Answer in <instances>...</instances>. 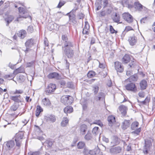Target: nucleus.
I'll return each instance as SVG.
<instances>
[{
	"instance_id": "7c9ffc66",
	"label": "nucleus",
	"mask_w": 155,
	"mask_h": 155,
	"mask_svg": "<svg viewBox=\"0 0 155 155\" xmlns=\"http://www.w3.org/2000/svg\"><path fill=\"white\" fill-rule=\"evenodd\" d=\"M50 27L51 30L54 29L58 30L60 27V26L56 23H54L52 24H51Z\"/></svg>"
},
{
	"instance_id": "a18cd8bd",
	"label": "nucleus",
	"mask_w": 155,
	"mask_h": 155,
	"mask_svg": "<svg viewBox=\"0 0 155 155\" xmlns=\"http://www.w3.org/2000/svg\"><path fill=\"white\" fill-rule=\"evenodd\" d=\"M110 33L112 34L117 33V31H115L113 26L112 25H110Z\"/></svg>"
},
{
	"instance_id": "c03bdc74",
	"label": "nucleus",
	"mask_w": 155,
	"mask_h": 155,
	"mask_svg": "<svg viewBox=\"0 0 155 155\" xmlns=\"http://www.w3.org/2000/svg\"><path fill=\"white\" fill-rule=\"evenodd\" d=\"M134 131H133L132 132V134H136L137 135H138L139 134L140 132L141 131V128H139L137 129H136Z\"/></svg>"
},
{
	"instance_id": "20e7f679",
	"label": "nucleus",
	"mask_w": 155,
	"mask_h": 155,
	"mask_svg": "<svg viewBox=\"0 0 155 155\" xmlns=\"http://www.w3.org/2000/svg\"><path fill=\"white\" fill-rule=\"evenodd\" d=\"M23 133L21 132L16 134L15 136V140L16 143V145L18 147H20L21 145V139L23 137Z\"/></svg>"
},
{
	"instance_id": "6e6552de",
	"label": "nucleus",
	"mask_w": 155,
	"mask_h": 155,
	"mask_svg": "<svg viewBox=\"0 0 155 155\" xmlns=\"http://www.w3.org/2000/svg\"><path fill=\"white\" fill-rule=\"evenodd\" d=\"M33 40L32 39H30L28 40L25 43V45L26 48L25 50V52L26 53L30 50V48L33 45Z\"/></svg>"
},
{
	"instance_id": "9d476101",
	"label": "nucleus",
	"mask_w": 155,
	"mask_h": 155,
	"mask_svg": "<svg viewBox=\"0 0 155 155\" xmlns=\"http://www.w3.org/2000/svg\"><path fill=\"white\" fill-rule=\"evenodd\" d=\"M115 68L117 72H122L124 70L123 66H122L121 63L118 61L114 62Z\"/></svg>"
},
{
	"instance_id": "f3484780",
	"label": "nucleus",
	"mask_w": 155,
	"mask_h": 155,
	"mask_svg": "<svg viewBox=\"0 0 155 155\" xmlns=\"http://www.w3.org/2000/svg\"><path fill=\"white\" fill-rule=\"evenodd\" d=\"M87 129V126L85 124H82L81 126L80 127V133L81 134L84 135L85 134Z\"/></svg>"
},
{
	"instance_id": "de8ad7c7",
	"label": "nucleus",
	"mask_w": 155,
	"mask_h": 155,
	"mask_svg": "<svg viewBox=\"0 0 155 155\" xmlns=\"http://www.w3.org/2000/svg\"><path fill=\"white\" fill-rule=\"evenodd\" d=\"M93 123L97 124L101 127L103 125V124L100 120L95 121H94Z\"/></svg>"
},
{
	"instance_id": "dca6fc26",
	"label": "nucleus",
	"mask_w": 155,
	"mask_h": 155,
	"mask_svg": "<svg viewBox=\"0 0 155 155\" xmlns=\"http://www.w3.org/2000/svg\"><path fill=\"white\" fill-rule=\"evenodd\" d=\"M121 149L120 147H117L112 148L110 149L111 153L114 154H116L120 153L121 151Z\"/></svg>"
},
{
	"instance_id": "5fc2aeb1",
	"label": "nucleus",
	"mask_w": 155,
	"mask_h": 155,
	"mask_svg": "<svg viewBox=\"0 0 155 155\" xmlns=\"http://www.w3.org/2000/svg\"><path fill=\"white\" fill-rule=\"evenodd\" d=\"M150 101V98L149 97H147L145 100L142 101V103L144 104H146L149 102Z\"/></svg>"
},
{
	"instance_id": "423d86ee",
	"label": "nucleus",
	"mask_w": 155,
	"mask_h": 155,
	"mask_svg": "<svg viewBox=\"0 0 155 155\" xmlns=\"http://www.w3.org/2000/svg\"><path fill=\"white\" fill-rule=\"evenodd\" d=\"M56 86L55 84H49L45 90L47 94L49 95L52 94L56 89Z\"/></svg>"
},
{
	"instance_id": "412c9836",
	"label": "nucleus",
	"mask_w": 155,
	"mask_h": 155,
	"mask_svg": "<svg viewBox=\"0 0 155 155\" xmlns=\"http://www.w3.org/2000/svg\"><path fill=\"white\" fill-rule=\"evenodd\" d=\"M130 58L129 55L126 54L123 58L122 61L124 63H127L130 60Z\"/></svg>"
},
{
	"instance_id": "a878e982",
	"label": "nucleus",
	"mask_w": 155,
	"mask_h": 155,
	"mask_svg": "<svg viewBox=\"0 0 155 155\" xmlns=\"http://www.w3.org/2000/svg\"><path fill=\"white\" fill-rule=\"evenodd\" d=\"M120 15L116 13L115 15V16L113 18V20L115 22L121 23L122 22H120Z\"/></svg>"
},
{
	"instance_id": "79ce46f5",
	"label": "nucleus",
	"mask_w": 155,
	"mask_h": 155,
	"mask_svg": "<svg viewBox=\"0 0 155 155\" xmlns=\"http://www.w3.org/2000/svg\"><path fill=\"white\" fill-rule=\"evenodd\" d=\"M98 129L99 128L97 127H94L92 131V132L93 134H94L95 135H97L99 133L98 131Z\"/></svg>"
},
{
	"instance_id": "a19ab883",
	"label": "nucleus",
	"mask_w": 155,
	"mask_h": 155,
	"mask_svg": "<svg viewBox=\"0 0 155 155\" xmlns=\"http://www.w3.org/2000/svg\"><path fill=\"white\" fill-rule=\"evenodd\" d=\"M133 30V28L130 26H127L125 27V28L124 30V31L123 32V34H125L124 32H127L129 31Z\"/></svg>"
},
{
	"instance_id": "58836bf2",
	"label": "nucleus",
	"mask_w": 155,
	"mask_h": 155,
	"mask_svg": "<svg viewBox=\"0 0 155 155\" xmlns=\"http://www.w3.org/2000/svg\"><path fill=\"white\" fill-rule=\"evenodd\" d=\"M95 75V73L93 71H90L87 74V76L89 78L93 77Z\"/></svg>"
},
{
	"instance_id": "13d9d810",
	"label": "nucleus",
	"mask_w": 155,
	"mask_h": 155,
	"mask_svg": "<svg viewBox=\"0 0 155 155\" xmlns=\"http://www.w3.org/2000/svg\"><path fill=\"white\" fill-rule=\"evenodd\" d=\"M138 95L141 97H143L144 96V93L143 91L139 92L138 93Z\"/></svg>"
},
{
	"instance_id": "473e14b6",
	"label": "nucleus",
	"mask_w": 155,
	"mask_h": 155,
	"mask_svg": "<svg viewBox=\"0 0 155 155\" xmlns=\"http://www.w3.org/2000/svg\"><path fill=\"white\" fill-rule=\"evenodd\" d=\"M14 17L12 15H9L7 18H6L5 19V20L6 21L7 23V25L8 26L9 24L12 21Z\"/></svg>"
},
{
	"instance_id": "4468645a",
	"label": "nucleus",
	"mask_w": 155,
	"mask_h": 155,
	"mask_svg": "<svg viewBox=\"0 0 155 155\" xmlns=\"http://www.w3.org/2000/svg\"><path fill=\"white\" fill-rule=\"evenodd\" d=\"M139 85L141 90H144L146 88L147 86V82L146 80H143L140 81Z\"/></svg>"
},
{
	"instance_id": "c756f323",
	"label": "nucleus",
	"mask_w": 155,
	"mask_h": 155,
	"mask_svg": "<svg viewBox=\"0 0 155 155\" xmlns=\"http://www.w3.org/2000/svg\"><path fill=\"white\" fill-rule=\"evenodd\" d=\"M68 123V120L66 117H64L61 122V126L62 127L66 126Z\"/></svg>"
},
{
	"instance_id": "e2e57ef3",
	"label": "nucleus",
	"mask_w": 155,
	"mask_h": 155,
	"mask_svg": "<svg viewBox=\"0 0 155 155\" xmlns=\"http://www.w3.org/2000/svg\"><path fill=\"white\" fill-rule=\"evenodd\" d=\"M59 83L62 86H64L66 83L65 81L64 80H61L60 81Z\"/></svg>"
},
{
	"instance_id": "774afa93",
	"label": "nucleus",
	"mask_w": 155,
	"mask_h": 155,
	"mask_svg": "<svg viewBox=\"0 0 155 155\" xmlns=\"http://www.w3.org/2000/svg\"><path fill=\"white\" fill-rule=\"evenodd\" d=\"M111 10L110 8H107L106 11L107 14H109L111 13Z\"/></svg>"
},
{
	"instance_id": "2eb2a0df",
	"label": "nucleus",
	"mask_w": 155,
	"mask_h": 155,
	"mask_svg": "<svg viewBox=\"0 0 155 155\" xmlns=\"http://www.w3.org/2000/svg\"><path fill=\"white\" fill-rule=\"evenodd\" d=\"M145 144L144 147L146 150H144V152L145 153H148V149H149L150 146L152 145V143L150 140H145Z\"/></svg>"
},
{
	"instance_id": "72a5a7b5",
	"label": "nucleus",
	"mask_w": 155,
	"mask_h": 155,
	"mask_svg": "<svg viewBox=\"0 0 155 155\" xmlns=\"http://www.w3.org/2000/svg\"><path fill=\"white\" fill-rule=\"evenodd\" d=\"M139 123L137 122H134L132 123L131 125V127L133 130H135L138 127Z\"/></svg>"
},
{
	"instance_id": "603ef678",
	"label": "nucleus",
	"mask_w": 155,
	"mask_h": 155,
	"mask_svg": "<svg viewBox=\"0 0 155 155\" xmlns=\"http://www.w3.org/2000/svg\"><path fill=\"white\" fill-rule=\"evenodd\" d=\"M18 108L17 106L14 104L11 107L10 109L11 110L14 111L16 110Z\"/></svg>"
},
{
	"instance_id": "4be33fe9",
	"label": "nucleus",
	"mask_w": 155,
	"mask_h": 155,
	"mask_svg": "<svg viewBox=\"0 0 155 155\" xmlns=\"http://www.w3.org/2000/svg\"><path fill=\"white\" fill-rule=\"evenodd\" d=\"M64 110L66 114L70 113L73 111V108L71 106H68L64 108Z\"/></svg>"
},
{
	"instance_id": "69168bd1",
	"label": "nucleus",
	"mask_w": 155,
	"mask_h": 155,
	"mask_svg": "<svg viewBox=\"0 0 155 155\" xmlns=\"http://www.w3.org/2000/svg\"><path fill=\"white\" fill-rule=\"evenodd\" d=\"M103 2V5L104 6V7H105L108 4V1L107 0H104Z\"/></svg>"
},
{
	"instance_id": "f8f14e48",
	"label": "nucleus",
	"mask_w": 155,
	"mask_h": 155,
	"mask_svg": "<svg viewBox=\"0 0 155 155\" xmlns=\"http://www.w3.org/2000/svg\"><path fill=\"white\" fill-rule=\"evenodd\" d=\"M48 78L50 79L54 78L56 79H59L61 78V77L58 73L54 72L49 74Z\"/></svg>"
},
{
	"instance_id": "680f3d73",
	"label": "nucleus",
	"mask_w": 155,
	"mask_h": 155,
	"mask_svg": "<svg viewBox=\"0 0 155 155\" xmlns=\"http://www.w3.org/2000/svg\"><path fill=\"white\" fill-rule=\"evenodd\" d=\"M90 26L88 23L87 22H85V25L84 28L89 29Z\"/></svg>"
},
{
	"instance_id": "f03ea898",
	"label": "nucleus",
	"mask_w": 155,
	"mask_h": 155,
	"mask_svg": "<svg viewBox=\"0 0 155 155\" xmlns=\"http://www.w3.org/2000/svg\"><path fill=\"white\" fill-rule=\"evenodd\" d=\"M18 9L20 15H19V17L17 18L16 21H18L20 18H29L30 21H31V18L25 9L23 7H19Z\"/></svg>"
},
{
	"instance_id": "aec40b11",
	"label": "nucleus",
	"mask_w": 155,
	"mask_h": 155,
	"mask_svg": "<svg viewBox=\"0 0 155 155\" xmlns=\"http://www.w3.org/2000/svg\"><path fill=\"white\" fill-rule=\"evenodd\" d=\"M108 121L109 123V125L112 126V124L115 122V117L112 115L109 116L107 118Z\"/></svg>"
},
{
	"instance_id": "4c0bfd02",
	"label": "nucleus",
	"mask_w": 155,
	"mask_h": 155,
	"mask_svg": "<svg viewBox=\"0 0 155 155\" xmlns=\"http://www.w3.org/2000/svg\"><path fill=\"white\" fill-rule=\"evenodd\" d=\"M92 138V136L90 132H88L85 136V139L89 140H91Z\"/></svg>"
},
{
	"instance_id": "8fccbe9b",
	"label": "nucleus",
	"mask_w": 155,
	"mask_h": 155,
	"mask_svg": "<svg viewBox=\"0 0 155 155\" xmlns=\"http://www.w3.org/2000/svg\"><path fill=\"white\" fill-rule=\"evenodd\" d=\"M65 2L64 1H60L57 6V7L59 8H61L62 6H63L65 4Z\"/></svg>"
},
{
	"instance_id": "cd10ccee",
	"label": "nucleus",
	"mask_w": 155,
	"mask_h": 155,
	"mask_svg": "<svg viewBox=\"0 0 155 155\" xmlns=\"http://www.w3.org/2000/svg\"><path fill=\"white\" fill-rule=\"evenodd\" d=\"M43 110L41 106L38 105L36 107V109L35 111V115L36 117H38L40 113L43 111Z\"/></svg>"
},
{
	"instance_id": "ddd939ff",
	"label": "nucleus",
	"mask_w": 155,
	"mask_h": 155,
	"mask_svg": "<svg viewBox=\"0 0 155 155\" xmlns=\"http://www.w3.org/2000/svg\"><path fill=\"white\" fill-rule=\"evenodd\" d=\"M7 148L9 150L13 149L15 145V142L13 140H10L7 142Z\"/></svg>"
},
{
	"instance_id": "9b49d317",
	"label": "nucleus",
	"mask_w": 155,
	"mask_h": 155,
	"mask_svg": "<svg viewBox=\"0 0 155 155\" xmlns=\"http://www.w3.org/2000/svg\"><path fill=\"white\" fill-rule=\"evenodd\" d=\"M128 41L130 45L133 46L136 44L137 41V38L133 35L129 37Z\"/></svg>"
},
{
	"instance_id": "864d4df0",
	"label": "nucleus",
	"mask_w": 155,
	"mask_h": 155,
	"mask_svg": "<svg viewBox=\"0 0 155 155\" xmlns=\"http://www.w3.org/2000/svg\"><path fill=\"white\" fill-rule=\"evenodd\" d=\"M39 153V152L38 151H36L34 152L30 151L28 153V154L29 155H38Z\"/></svg>"
},
{
	"instance_id": "f257e3e1",
	"label": "nucleus",
	"mask_w": 155,
	"mask_h": 155,
	"mask_svg": "<svg viewBox=\"0 0 155 155\" xmlns=\"http://www.w3.org/2000/svg\"><path fill=\"white\" fill-rule=\"evenodd\" d=\"M73 46V45L71 42L66 43L64 45V53L68 58H72L74 56V52L71 48Z\"/></svg>"
},
{
	"instance_id": "49530a36",
	"label": "nucleus",
	"mask_w": 155,
	"mask_h": 155,
	"mask_svg": "<svg viewBox=\"0 0 155 155\" xmlns=\"http://www.w3.org/2000/svg\"><path fill=\"white\" fill-rule=\"evenodd\" d=\"M14 76L13 74H11L9 75H6L5 76V78H9L10 79H12L14 77Z\"/></svg>"
},
{
	"instance_id": "a211bd4d",
	"label": "nucleus",
	"mask_w": 155,
	"mask_h": 155,
	"mask_svg": "<svg viewBox=\"0 0 155 155\" xmlns=\"http://www.w3.org/2000/svg\"><path fill=\"white\" fill-rule=\"evenodd\" d=\"M17 35L19 37L22 39L26 36V32L25 31L22 30L19 31L17 33Z\"/></svg>"
},
{
	"instance_id": "338daca9",
	"label": "nucleus",
	"mask_w": 155,
	"mask_h": 155,
	"mask_svg": "<svg viewBox=\"0 0 155 155\" xmlns=\"http://www.w3.org/2000/svg\"><path fill=\"white\" fill-rule=\"evenodd\" d=\"M47 143L48 144V145L50 147L52 145V142L50 140L47 141Z\"/></svg>"
},
{
	"instance_id": "7ed1b4c3",
	"label": "nucleus",
	"mask_w": 155,
	"mask_h": 155,
	"mask_svg": "<svg viewBox=\"0 0 155 155\" xmlns=\"http://www.w3.org/2000/svg\"><path fill=\"white\" fill-rule=\"evenodd\" d=\"M73 101V98L70 96H64L61 98V102L65 105L71 104Z\"/></svg>"
},
{
	"instance_id": "09e8293b",
	"label": "nucleus",
	"mask_w": 155,
	"mask_h": 155,
	"mask_svg": "<svg viewBox=\"0 0 155 155\" xmlns=\"http://www.w3.org/2000/svg\"><path fill=\"white\" fill-rule=\"evenodd\" d=\"M104 94L102 92H100L98 94L97 98L98 100L100 101L101 99L102 98H103L104 97Z\"/></svg>"
},
{
	"instance_id": "ea45409f",
	"label": "nucleus",
	"mask_w": 155,
	"mask_h": 155,
	"mask_svg": "<svg viewBox=\"0 0 155 155\" xmlns=\"http://www.w3.org/2000/svg\"><path fill=\"white\" fill-rule=\"evenodd\" d=\"M129 79L131 81H136L137 80V75H134L130 76Z\"/></svg>"
},
{
	"instance_id": "5701e85b",
	"label": "nucleus",
	"mask_w": 155,
	"mask_h": 155,
	"mask_svg": "<svg viewBox=\"0 0 155 155\" xmlns=\"http://www.w3.org/2000/svg\"><path fill=\"white\" fill-rule=\"evenodd\" d=\"M127 109V107L124 105L121 106L119 107V110L124 115H125L126 114Z\"/></svg>"
},
{
	"instance_id": "f704fd0d",
	"label": "nucleus",
	"mask_w": 155,
	"mask_h": 155,
	"mask_svg": "<svg viewBox=\"0 0 155 155\" xmlns=\"http://www.w3.org/2000/svg\"><path fill=\"white\" fill-rule=\"evenodd\" d=\"M42 101L43 104L45 106H49L50 104V102L49 100L46 98H45L43 99Z\"/></svg>"
},
{
	"instance_id": "0e129e2a",
	"label": "nucleus",
	"mask_w": 155,
	"mask_h": 155,
	"mask_svg": "<svg viewBox=\"0 0 155 155\" xmlns=\"http://www.w3.org/2000/svg\"><path fill=\"white\" fill-rule=\"evenodd\" d=\"M107 85L108 87H110L112 85L111 81L110 80H108L107 82Z\"/></svg>"
},
{
	"instance_id": "0eeeda50",
	"label": "nucleus",
	"mask_w": 155,
	"mask_h": 155,
	"mask_svg": "<svg viewBox=\"0 0 155 155\" xmlns=\"http://www.w3.org/2000/svg\"><path fill=\"white\" fill-rule=\"evenodd\" d=\"M123 19L128 23H131L133 21V18L132 16L128 12H125L122 14Z\"/></svg>"
},
{
	"instance_id": "39448f33",
	"label": "nucleus",
	"mask_w": 155,
	"mask_h": 155,
	"mask_svg": "<svg viewBox=\"0 0 155 155\" xmlns=\"http://www.w3.org/2000/svg\"><path fill=\"white\" fill-rule=\"evenodd\" d=\"M125 88L127 90L131 91L134 93H136L137 91L135 84L133 83L128 84L126 85Z\"/></svg>"
},
{
	"instance_id": "3c124183",
	"label": "nucleus",
	"mask_w": 155,
	"mask_h": 155,
	"mask_svg": "<svg viewBox=\"0 0 155 155\" xmlns=\"http://www.w3.org/2000/svg\"><path fill=\"white\" fill-rule=\"evenodd\" d=\"M90 150L86 148H85L84 149L83 153L85 155H87L90 154Z\"/></svg>"
},
{
	"instance_id": "b1692460",
	"label": "nucleus",
	"mask_w": 155,
	"mask_h": 155,
	"mask_svg": "<svg viewBox=\"0 0 155 155\" xmlns=\"http://www.w3.org/2000/svg\"><path fill=\"white\" fill-rule=\"evenodd\" d=\"M45 119L47 121H51L52 122H55L56 120L54 116L53 115L46 116L45 117Z\"/></svg>"
},
{
	"instance_id": "4d7b16f0",
	"label": "nucleus",
	"mask_w": 155,
	"mask_h": 155,
	"mask_svg": "<svg viewBox=\"0 0 155 155\" xmlns=\"http://www.w3.org/2000/svg\"><path fill=\"white\" fill-rule=\"evenodd\" d=\"M34 63L33 61H32L30 62L27 63L26 64V66L27 67H30L32 66Z\"/></svg>"
},
{
	"instance_id": "c85d7f7f",
	"label": "nucleus",
	"mask_w": 155,
	"mask_h": 155,
	"mask_svg": "<svg viewBox=\"0 0 155 155\" xmlns=\"http://www.w3.org/2000/svg\"><path fill=\"white\" fill-rule=\"evenodd\" d=\"M100 152V150L98 148H95L93 150H90V154L91 155H95L98 154Z\"/></svg>"
},
{
	"instance_id": "1a4fd4ad",
	"label": "nucleus",
	"mask_w": 155,
	"mask_h": 155,
	"mask_svg": "<svg viewBox=\"0 0 155 155\" xmlns=\"http://www.w3.org/2000/svg\"><path fill=\"white\" fill-rule=\"evenodd\" d=\"M134 5L135 8L138 11H146L147 8L145 7L142 5L139 2H136L134 3Z\"/></svg>"
},
{
	"instance_id": "393cba45",
	"label": "nucleus",
	"mask_w": 155,
	"mask_h": 155,
	"mask_svg": "<svg viewBox=\"0 0 155 155\" xmlns=\"http://www.w3.org/2000/svg\"><path fill=\"white\" fill-rule=\"evenodd\" d=\"M69 21L71 23H72L74 24H76L77 23L75 18V16L71 14L69 15Z\"/></svg>"
},
{
	"instance_id": "e433bc0d",
	"label": "nucleus",
	"mask_w": 155,
	"mask_h": 155,
	"mask_svg": "<svg viewBox=\"0 0 155 155\" xmlns=\"http://www.w3.org/2000/svg\"><path fill=\"white\" fill-rule=\"evenodd\" d=\"M62 40L64 42V45L66 43H67L68 42H71V41L68 40L67 36L66 35H62Z\"/></svg>"
},
{
	"instance_id": "052dcab7",
	"label": "nucleus",
	"mask_w": 155,
	"mask_h": 155,
	"mask_svg": "<svg viewBox=\"0 0 155 155\" xmlns=\"http://www.w3.org/2000/svg\"><path fill=\"white\" fill-rule=\"evenodd\" d=\"M28 31L30 32H32L34 31L33 27L32 26H29L28 27Z\"/></svg>"
},
{
	"instance_id": "c9c22d12",
	"label": "nucleus",
	"mask_w": 155,
	"mask_h": 155,
	"mask_svg": "<svg viewBox=\"0 0 155 155\" xmlns=\"http://www.w3.org/2000/svg\"><path fill=\"white\" fill-rule=\"evenodd\" d=\"M85 143L82 142H79L78 143V148L79 149L83 148L85 146Z\"/></svg>"
},
{
	"instance_id": "37998d69",
	"label": "nucleus",
	"mask_w": 155,
	"mask_h": 155,
	"mask_svg": "<svg viewBox=\"0 0 155 155\" xmlns=\"http://www.w3.org/2000/svg\"><path fill=\"white\" fill-rule=\"evenodd\" d=\"M99 90V87L97 85H94L93 86V91L94 92V93L96 94L98 92Z\"/></svg>"
},
{
	"instance_id": "2f4dec72",
	"label": "nucleus",
	"mask_w": 155,
	"mask_h": 155,
	"mask_svg": "<svg viewBox=\"0 0 155 155\" xmlns=\"http://www.w3.org/2000/svg\"><path fill=\"white\" fill-rule=\"evenodd\" d=\"M24 71V69L23 68L20 67L15 70L14 71V73L15 74H17L19 73H23Z\"/></svg>"
},
{
	"instance_id": "6ab92c4d",
	"label": "nucleus",
	"mask_w": 155,
	"mask_h": 155,
	"mask_svg": "<svg viewBox=\"0 0 155 155\" xmlns=\"http://www.w3.org/2000/svg\"><path fill=\"white\" fill-rule=\"evenodd\" d=\"M130 123L129 120H125L122 123V129L124 130L129 127Z\"/></svg>"
},
{
	"instance_id": "6e6d98bb",
	"label": "nucleus",
	"mask_w": 155,
	"mask_h": 155,
	"mask_svg": "<svg viewBox=\"0 0 155 155\" xmlns=\"http://www.w3.org/2000/svg\"><path fill=\"white\" fill-rule=\"evenodd\" d=\"M89 32V29L84 28L83 29V34H88Z\"/></svg>"
},
{
	"instance_id": "bf43d9fd",
	"label": "nucleus",
	"mask_w": 155,
	"mask_h": 155,
	"mask_svg": "<svg viewBox=\"0 0 155 155\" xmlns=\"http://www.w3.org/2000/svg\"><path fill=\"white\" fill-rule=\"evenodd\" d=\"M23 93V91L21 90H16L15 92H14V94H21Z\"/></svg>"
},
{
	"instance_id": "bb28decb",
	"label": "nucleus",
	"mask_w": 155,
	"mask_h": 155,
	"mask_svg": "<svg viewBox=\"0 0 155 155\" xmlns=\"http://www.w3.org/2000/svg\"><path fill=\"white\" fill-rule=\"evenodd\" d=\"M20 97V95L18 96H11L10 99L15 102L19 103L21 101Z\"/></svg>"
}]
</instances>
